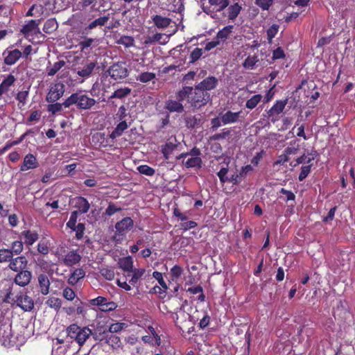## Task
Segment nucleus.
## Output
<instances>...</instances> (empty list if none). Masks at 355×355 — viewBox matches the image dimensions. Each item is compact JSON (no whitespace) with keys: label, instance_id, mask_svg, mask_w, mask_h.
Segmentation results:
<instances>
[{"label":"nucleus","instance_id":"f257e3e1","mask_svg":"<svg viewBox=\"0 0 355 355\" xmlns=\"http://www.w3.org/2000/svg\"><path fill=\"white\" fill-rule=\"evenodd\" d=\"M4 301L8 303L13 302L24 311H30L34 307L33 300L24 291H20L15 294L9 292L7 293Z\"/></svg>","mask_w":355,"mask_h":355},{"label":"nucleus","instance_id":"f03ea898","mask_svg":"<svg viewBox=\"0 0 355 355\" xmlns=\"http://www.w3.org/2000/svg\"><path fill=\"white\" fill-rule=\"evenodd\" d=\"M96 103V100L89 97L86 94L74 93L68 97L62 105L65 107H69L72 105H76L78 109L89 110Z\"/></svg>","mask_w":355,"mask_h":355},{"label":"nucleus","instance_id":"7ed1b4c3","mask_svg":"<svg viewBox=\"0 0 355 355\" xmlns=\"http://www.w3.org/2000/svg\"><path fill=\"white\" fill-rule=\"evenodd\" d=\"M67 337L76 341L82 346L92 336V330L87 327H80L76 324H72L67 328Z\"/></svg>","mask_w":355,"mask_h":355},{"label":"nucleus","instance_id":"20e7f679","mask_svg":"<svg viewBox=\"0 0 355 355\" xmlns=\"http://www.w3.org/2000/svg\"><path fill=\"white\" fill-rule=\"evenodd\" d=\"M200 152L198 148H193L190 152L182 153L177 157L178 159H182V164L187 168L201 167L202 159Z\"/></svg>","mask_w":355,"mask_h":355},{"label":"nucleus","instance_id":"39448f33","mask_svg":"<svg viewBox=\"0 0 355 355\" xmlns=\"http://www.w3.org/2000/svg\"><path fill=\"white\" fill-rule=\"evenodd\" d=\"M134 225L132 219L130 217H125L115 224L116 232L113 239L116 242H121L126 233L130 230Z\"/></svg>","mask_w":355,"mask_h":355},{"label":"nucleus","instance_id":"423d86ee","mask_svg":"<svg viewBox=\"0 0 355 355\" xmlns=\"http://www.w3.org/2000/svg\"><path fill=\"white\" fill-rule=\"evenodd\" d=\"M209 98V95L208 93L204 92L202 89L196 86L194 89L192 87L189 103L195 107H200L207 103Z\"/></svg>","mask_w":355,"mask_h":355},{"label":"nucleus","instance_id":"0eeeda50","mask_svg":"<svg viewBox=\"0 0 355 355\" xmlns=\"http://www.w3.org/2000/svg\"><path fill=\"white\" fill-rule=\"evenodd\" d=\"M11 325L8 322H0V344L5 347L12 346Z\"/></svg>","mask_w":355,"mask_h":355},{"label":"nucleus","instance_id":"6e6552de","mask_svg":"<svg viewBox=\"0 0 355 355\" xmlns=\"http://www.w3.org/2000/svg\"><path fill=\"white\" fill-rule=\"evenodd\" d=\"M65 92V85L58 82L51 85L49 92L47 93L46 101L49 103H55L59 100Z\"/></svg>","mask_w":355,"mask_h":355},{"label":"nucleus","instance_id":"1a4fd4ad","mask_svg":"<svg viewBox=\"0 0 355 355\" xmlns=\"http://www.w3.org/2000/svg\"><path fill=\"white\" fill-rule=\"evenodd\" d=\"M110 17L108 16L100 17L83 26L80 31L82 35L92 34L93 31L97 27H102L106 24Z\"/></svg>","mask_w":355,"mask_h":355},{"label":"nucleus","instance_id":"9d476101","mask_svg":"<svg viewBox=\"0 0 355 355\" xmlns=\"http://www.w3.org/2000/svg\"><path fill=\"white\" fill-rule=\"evenodd\" d=\"M109 75L114 80L124 78L128 76V69L124 63H115L107 71Z\"/></svg>","mask_w":355,"mask_h":355},{"label":"nucleus","instance_id":"9b49d317","mask_svg":"<svg viewBox=\"0 0 355 355\" xmlns=\"http://www.w3.org/2000/svg\"><path fill=\"white\" fill-rule=\"evenodd\" d=\"M59 259L68 267H72L78 263L81 260V255L77 250H70Z\"/></svg>","mask_w":355,"mask_h":355},{"label":"nucleus","instance_id":"f8f14e48","mask_svg":"<svg viewBox=\"0 0 355 355\" xmlns=\"http://www.w3.org/2000/svg\"><path fill=\"white\" fill-rule=\"evenodd\" d=\"M41 22V20H31L26 24H25L22 29L21 33L24 35V36L27 38L30 37H33L40 33L39 25Z\"/></svg>","mask_w":355,"mask_h":355},{"label":"nucleus","instance_id":"ddd939ff","mask_svg":"<svg viewBox=\"0 0 355 355\" xmlns=\"http://www.w3.org/2000/svg\"><path fill=\"white\" fill-rule=\"evenodd\" d=\"M109 334V331L105 324L100 322L94 326L92 336L95 340L104 341Z\"/></svg>","mask_w":355,"mask_h":355},{"label":"nucleus","instance_id":"4468645a","mask_svg":"<svg viewBox=\"0 0 355 355\" xmlns=\"http://www.w3.org/2000/svg\"><path fill=\"white\" fill-rule=\"evenodd\" d=\"M286 105V101H277L268 112L271 121L275 122L279 119V114L283 112Z\"/></svg>","mask_w":355,"mask_h":355},{"label":"nucleus","instance_id":"2eb2a0df","mask_svg":"<svg viewBox=\"0 0 355 355\" xmlns=\"http://www.w3.org/2000/svg\"><path fill=\"white\" fill-rule=\"evenodd\" d=\"M27 263L28 261L25 257L19 256L15 259H11L8 267L10 270L18 272L24 270Z\"/></svg>","mask_w":355,"mask_h":355},{"label":"nucleus","instance_id":"dca6fc26","mask_svg":"<svg viewBox=\"0 0 355 355\" xmlns=\"http://www.w3.org/2000/svg\"><path fill=\"white\" fill-rule=\"evenodd\" d=\"M241 114L242 111L232 112L228 110L225 113H221L223 125L232 124L239 122L240 121Z\"/></svg>","mask_w":355,"mask_h":355},{"label":"nucleus","instance_id":"f3484780","mask_svg":"<svg viewBox=\"0 0 355 355\" xmlns=\"http://www.w3.org/2000/svg\"><path fill=\"white\" fill-rule=\"evenodd\" d=\"M96 62L87 60L83 67L76 69L77 74L83 78H87L91 76L94 68L96 67Z\"/></svg>","mask_w":355,"mask_h":355},{"label":"nucleus","instance_id":"a211bd4d","mask_svg":"<svg viewBox=\"0 0 355 355\" xmlns=\"http://www.w3.org/2000/svg\"><path fill=\"white\" fill-rule=\"evenodd\" d=\"M32 278V273L29 270H22L18 272L17 275L15 277V283L17 285L24 287L27 286Z\"/></svg>","mask_w":355,"mask_h":355},{"label":"nucleus","instance_id":"6ab92c4d","mask_svg":"<svg viewBox=\"0 0 355 355\" xmlns=\"http://www.w3.org/2000/svg\"><path fill=\"white\" fill-rule=\"evenodd\" d=\"M4 62L8 65L14 64L21 56V53L18 49L6 50L3 53Z\"/></svg>","mask_w":355,"mask_h":355},{"label":"nucleus","instance_id":"aec40b11","mask_svg":"<svg viewBox=\"0 0 355 355\" xmlns=\"http://www.w3.org/2000/svg\"><path fill=\"white\" fill-rule=\"evenodd\" d=\"M218 83V80L214 76H209L200 82L197 86L204 92L214 89Z\"/></svg>","mask_w":355,"mask_h":355},{"label":"nucleus","instance_id":"412c9836","mask_svg":"<svg viewBox=\"0 0 355 355\" xmlns=\"http://www.w3.org/2000/svg\"><path fill=\"white\" fill-rule=\"evenodd\" d=\"M15 76L12 74H9L3 79L0 84V98L9 91L10 87L15 83Z\"/></svg>","mask_w":355,"mask_h":355},{"label":"nucleus","instance_id":"4be33fe9","mask_svg":"<svg viewBox=\"0 0 355 355\" xmlns=\"http://www.w3.org/2000/svg\"><path fill=\"white\" fill-rule=\"evenodd\" d=\"M37 163L35 157L32 154H28L24 159V162L20 170L22 171L33 169L37 167Z\"/></svg>","mask_w":355,"mask_h":355},{"label":"nucleus","instance_id":"5701e85b","mask_svg":"<svg viewBox=\"0 0 355 355\" xmlns=\"http://www.w3.org/2000/svg\"><path fill=\"white\" fill-rule=\"evenodd\" d=\"M19 237L24 239L26 245H31L38 239V234L34 231L25 230L21 232Z\"/></svg>","mask_w":355,"mask_h":355},{"label":"nucleus","instance_id":"b1692460","mask_svg":"<svg viewBox=\"0 0 355 355\" xmlns=\"http://www.w3.org/2000/svg\"><path fill=\"white\" fill-rule=\"evenodd\" d=\"M130 272H132V274L128 275V277H130L129 284L135 286L145 275L146 270L144 268H133Z\"/></svg>","mask_w":355,"mask_h":355},{"label":"nucleus","instance_id":"393cba45","mask_svg":"<svg viewBox=\"0 0 355 355\" xmlns=\"http://www.w3.org/2000/svg\"><path fill=\"white\" fill-rule=\"evenodd\" d=\"M118 264L124 272H130L133 269V259L130 256L119 259Z\"/></svg>","mask_w":355,"mask_h":355},{"label":"nucleus","instance_id":"a878e982","mask_svg":"<svg viewBox=\"0 0 355 355\" xmlns=\"http://www.w3.org/2000/svg\"><path fill=\"white\" fill-rule=\"evenodd\" d=\"M38 283L40 292L42 295H47L49 292L50 282L46 275L40 274L38 276Z\"/></svg>","mask_w":355,"mask_h":355},{"label":"nucleus","instance_id":"bb28decb","mask_svg":"<svg viewBox=\"0 0 355 355\" xmlns=\"http://www.w3.org/2000/svg\"><path fill=\"white\" fill-rule=\"evenodd\" d=\"M85 276V272L83 268H76L71 273L68 279V283L72 286L76 285Z\"/></svg>","mask_w":355,"mask_h":355},{"label":"nucleus","instance_id":"cd10ccee","mask_svg":"<svg viewBox=\"0 0 355 355\" xmlns=\"http://www.w3.org/2000/svg\"><path fill=\"white\" fill-rule=\"evenodd\" d=\"M234 26L229 25L220 30L216 37L220 44H223L232 33Z\"/></svg>","mask_w":355,"mask_h":355},{"label":"nucleus","instance_id":"c85d7f7f","mask_svg":"<svg viewBox=\"0 0 355 355\" xmlns=\"http://www.w3.org/2000/svg\"><path fill=\"white\" fill-rule=\"evenodd\" d=\"M152 20L158 28H164L168 27L171 22V19L166 17H163L161 15H156L152 17Z\"/></svg>","mask_w":355,"mask_h":355},{"label":"nucleus","instance_id":"c756f323","mask_svg":"<svg viewBox=\"0 0 355 355\" xmlns=\"http://www.w3.org/2000/svg\"><path fill=\"white\" fill-rule=\"evenodd\" d=\"M75 207L78 209L80 213H87L89 209V203L83 197H78L75 198Z\"/></svg>","mask_w":355,"mask_h":355},{"label":"nucleus","instance_id":"7c9ffc66","mask_svg":"<svg viewBox=\"0 0 355 355\" xmlns=\"http://www.w3.org/2000/svg\"><path fill=\"white\" fill-rule=\"evenodd\" d=\"M168 6V10L175 12H181L184 10V6L182 0H171L165 1Z\"/></svg>","mask_w":355,"mask_h":355},{"label":"nucleus","instance_id":"2f4dec72","mask_svg":"<svg viewBox=\"0 0 355 355\" xmlns=\"http://www.w3.org/2000/svg\"><path fill=\"white\" fill-rule=\"evenodd\" d=\"M316 155V152L313 151L312 153L308 155H303L302 156L298 157L295 163L291 162V165L293 166H296L300 164H309L312 160L314 159L315 156Z\"/></svg>","mask_w":355,"mask_h":355},{"label":"nucleus","instance_id":"473e14b6","mask_svg":"<svg viewBox=\"0 0 355 355\" xmlns=\"http://www.w3.org/2000/svg\"><path fill=\"white\" fill-rule=\"evenodd\" d=\"M241 10V6L238 3H235L227 8V17L230 19H235L239 15Z\"/></svg>","mask_w":355,"mask_h":355},{"label":"nucleus","instance_id":"72a5a7b5","mask_svg":"<svg viewBox=\"0 0 355 355\" xmlns=\"http://www.w3.org/2000/svg\"><path fill=\"white\" fill-rule=\"evenodd\" d=\"M66 62L64 60H59L55 62L53 65H49L46 67V72L48 76H54L61 68L65 65Z\"/></svg>","mask_w":355,"mask_h":355},{"label":"nucleus","instance_id":"f704fd0d","mask_svg":"<svg viewBox=\"0 0 355 355\" xmlns=\"http://www.w3.org/2000/svg\"><path fill=\"white\" fill-rule=\"evenodd\" d=\"M165 107L171 112H181L183 110L182 105L180 102L173 100L166 101Z\"/></svg>","mask_w":355,"mask_h":355},{"label":"nucleus","instance_id":"c9c22d12","mask_svg":"<svg viewBox=\"0 0 355 355\" xmlns=\"http://www.w3.org/2000/svg\"><path fill=\"white\" fill-rule=\"evenodd\" d=\"M128 124L126 121H123L120 122L115 129L112 132L110 137L112 139H115L122 135L123 131L128 128Z\"/></svg>","mask_w":355,"mask_h":355},{"label":"nucleus","instance_id":"e433bc0d","mask_svg":"<svg viewBox=\"0 0 355 355\" xmlns=\"http://www.w3.org/2000/svg\"><path fill=\"white\" fill-rule=\"evenodd\" d=\"M104 341L113 348H119L121 347V341L119 336L113 334H108Z\"/></svg>","mask_w":355,"mask_h":355},{"label":"nucleus","instance_id":"4c0bfd02","mask_svg":"<svg viewBox=\"0 0 355 355\" xmlns=\"http://www.w3.org/2000/svg\"><path fill=\"white\" fill-rule=\"evenodd\" d=\"M183 268L180 266H174L170 270L171 281L178 282L182 275Z\"/></svg>","mask_w":355,"mask_h":355},{"label":"nucleus","instance_id":"58836bf2","mask_svg":"<svg viewBox=\"0 0 355 355\" xmlns=\"http://www.w3.org/2000/svg\"><path fill=\"white\" fill-rule=\"evenodd\" d=\"M209 3L211 6H215L216 11L220 12L226 8L229 4V0H209Z\"/></svg>","mask_w":355,"mask_h":355},{"label":"nucleus","instance_id":"ea45409f","mask_svg":"<svg viewBox=\"0 0 355 355\" xmlns=\"http://www.w3.org/2000/svg\"><path fill=\"white\" fill-rule=\"evenodd\" d=\"M116 43L118 44H121L126 48H129L135 45V40L131 36L122 35L117 40Z\"/></svg>","mask_w":355,"mask_h":355},{"label":"nucleus","instance_id":"a19ab883","mask_svg":"<svg viewBox=\"0 0 355 355\" xmlns=\"http://www.w3.org/2000/svg\"><path fill=\"white\" fill-rule=\"evenodd\" d=\"M58 23L55 19H48L43 27V31L46 33H51L58 28Z\"/></svg>","mask_w":355,"mask_h":355},{"label":"nucleus","instance_id":"79ce46f5","mask_svg":"<svg viewBox=\"0 0 355 355\" xmlns=\"http://www.w3.org/2000/svg\"><path fill=\"white\" fill-rule=\"evenodd\" d=\"M156 77L155 73L153 72H142L141 73L137 78V80H139L143 83H147L153 80H154Z\"/></svg>","mask_w":355,"mask_h":355},{"label":"nucleus","instance_id":"37998d69","mask_svg":"<svg viewBox=\"0 0 355 355\" xmlns=\"http://www.w3.org/2000/svg\"><path fill=\"white\" fill-rule=\"evenodd\" d=\"M262 99L261 94H256L248 99L245 103V107L250 110H252L260 103Z\"/></svg>","mask_w":355,"mask_h":355},{"label":"nucleus","instance_id":"c03bdc74","mask_svg":"<svg viewBox=\"0 0 355 355\" xmlns=\"http://www.w3.org/2000/svg\"><path fill=\"white\" fill-rule=\"evenodd\" d=\"M12 254L19 255L24 250V244L21 241H15L12 243L11 248L9 249Z\"/></svg>","mask_w":355,"mask_h":355},{"label":"nucleus","instance_id":"a18cd8bd","mask_svg":"<svg viewBox=\"0 0 355 355\" xmlns=\"http://www.w3.org/2000/svg\"><path fill=\"white\" fill-rule=\"evenodd\" d=\"M83 40L79 42L80 48L82 51L90 47L94 43L97 42L96 39L87 37V35H83Z\"/></svg>","mask_w":355,"mask_h":355},{"label":"nucleus","instance_id":"49530a36","mask_svg":"<svg viewBox=\"0 0 355 355\" xmlns=\"http://www.w3.org/2000/svg\"><path fill=\"white\" fill-rule=\"evenodd\" d=\"M177 145L171 141L166 143L162 146V152L166 159H168L169 155L176 148Z\"/></svg>","mask_w":355,"mask_h":355},{"label":"nucleus","instance_id":"de8ad7c7","mask_svg":"<svg viewBox=\"0 0 355 355\" xmlns=\"http://www.w3.org/2000/svg\"><path fill=\"white\" fill-rule=\"evenodd\" d=\"M258 61L257 55H249L243 62V66L245 69H252Z\"/></svg>","mask_w":355,"mask_h":355},{"label":"nucleus","instance_id":"09e8293b","mask_svg":"<svg viewBox=\"0 0 355 355\" xmlns=\"http://www.w3.org/2000/svg\"><path fill=\"white\" fill-rule=\"evenodd\" d=\"M131 89L128 87L116 89L110 96L111 98H123L130 94Z\"/></svg>","mask_w":355,"mask_h":355},{"label":"nucleus","instance_id":"8fccbe9b","mask_svg":"<svg viewBox=\"0 0 355 355\" xmlns=\"http://www.w3.org/2000/svg\"><path fill=\"white\" fill-rule=\"evenodd\" d=\"M128 327V324L125 322H116L112 324L109 327V333H118Z\"/></svg>","mask_w":355,"mask_h":355},{"label":"nucleus","instance_id":"3c124183","mask_svg":"<svg viewBox=\"0 0 355 355\" xmlns=\"http://www.w3.org/2000/svg\"><path fill=\"white\" fill-rule=\"evenodd\" d=\"M192 87H184L182 90H180L178 94V98L180 101H184V99H187L188 102L189 101V96L191 92Z\"/></svg>","mask_w":355,"mask_h":355},{"label":"nucleus","instance_id":"603ef678","mask_svg":"<svg viewBox=\"0 0 355 355\" xmlns=\"http://www.w3.org/2000/svg\"><path fill=\"white\" fill-rule=\"evenodd\" d=\"M101 275L107 280H112L114 278V270L112 268H102L100 270Z\"/></svg>","mask_w":355,"mask_h":355},{"label":"nucleus","instance_id":"864d4df0","mask_svg":"<svg viewBox=\"0 0 355 355\" xmlns=\"http://www.w3.org/2000/svg\"><path fill=\"white\" fill-rule=\"evenodd\" d=\"M12 256L9 249H0V263L10 261Z\"/></svg>","mask_w":355,"mask_h":355},{"label":"nucleus","instance_id":"5fc2aeb1","mask_svg":"<svg viewBox=\"0 0 355 355\" xmlns=\"http://www.w3.org/2000/svg\"><path fill=\"white\" fill-rule=\"evenodd\" d=\"M153 277L157 280L159 284L163 288V293H165L166 290L168 289V286L165 281L163 279L162 274L159 272L155 271L153 272Z\"/></svg>","mask_w":355,"mask_h":355},{"label":"nucleus","instance_id":"6e6d98bb","mask_svg":"<svg viewBox=\"0 0 355 355\" xmlns=\"http://www.w3.org/2000/svg\"><path fill=\"white\" fill-rule=\"evenodd\" d=\"M137 170L140 173L148 176H153L155 173V170L148 165H141L137 167Z\"/></svg>","mask_w":355,"mask_h":355},{"label":"nucleus","instance_id":"4d7b16f0","mask_svg":"<svg viewBox=\"0 0 355 355\" xmlns=\"http://www.w3.org/2000/svg\"><path fill=\"white\" fill-rule=\"evenodd\" d=\"M46 304L55 309H58L61 306V300L57 297H50L46 301Z\"/></svg>","mask_w":355,"mask_h":355},{"label":"nucleus","instance_id":"13d9d810","mask_svg":"<svg viewBox=\"0 0 355 355\" xmlns=\"http://www.w3.org/2000/svg\"><path fill=\"white\" fill-rule=\"evenodd\" d=\"M273 0H255V3L263 10H268L272 4Z\"/></svg>","mask_w":355,"mask_h":355},{"label":"nucleus","instance_id":"bf43d9fd","mask_svg":"<svg viewBox=\"0 0 355 355\" xmlns=\"http://www.w3.org/2000/svg\"><path fill=\"white\" fill-rule=\"evenodd\" d=\"M37 250L42 254H47L49 252V244L45 241H41L37 244Z\"/></svg>","mask_w":355,"mask_h":355},{"label":"nucleus","instance_id":"052dcab7","mask_svg":"<svg viewBox=\"0 0 355 355\" xmlns=\"http://www.w3.org/2000/svg\"><path fill=\"white\" fill-rule=\"evenodd\" d=\"M311 164L306 165V166H303L302 167L301 171H300V173L299 178H298L300 181L304 180L307 177V175L309 174V173L311 171Z\"/></svg>","mask_w":355,"mask_h":355},{"label":"nucleus","instance_id":"680f3d73","mask_svg":"<svg viewBox=\"0 0 355 355\" xmlns=\"http://www.w3.org/2000/svg\"><path fill=\"white\" fill-rule=\"evenodd\" d=\"M279 30V26L273 24L267 30V35L269 41H271L273 37L277 35Z\"/></svg>","mask_w":355,"mask_h":355},{"label":"nucleus","instance_id":"e2e57ef3","mask_svg":"<svg viewBox=\"0 0 355 355\" xmlns=\"http://www.w3.org/2000/svg\"><path fill=\"white\" fill-rule=\"evenodd\" d=\"M107 301V298H105L104 297L99 296L94 299L91 300L89 302L92 305L98 306L100 308L103 305H105V303Z\"/></svg>","mask_w":355,"mask_h":355},{"label":"nucleus","instance_id":"0e129e2a","mask_svg":"<svg viewBox=\"0 0 355 355\" xmlns=\"http://www.w3.org/2000/svg\"><path fill=\"white\" fill-rule=\"evenodd\" d=\"M62 105L58 103L50 104L47 107V110L53 114L62 110Z\"/></svg>","mask_w":355,"mask_h":355},{"label":"nucleus","instance_id":"69168bd1","mask_svg":"<svg viewBox=\"0 0 355 355\" xmlns=\"http://www.w3.org/2000/svg\"><path fill=\"white\" fill-rule=\"evenodd\" d=\"M116 306H116V304L114 302H110V301L107 300L105 303V305H103L101 307L99 308V309L101 311L106 312V311H110L114 310L116 308Z\"/></svg>","mask_w":355,"mask_h":355},{"label":"nucleus","instance_id":"338daca9","mask_svg":"<svg viewBox=\"0 0 355 355\" xmlns=\"http://www.w3.org/2000/svg\"><path fill=\"white\" fill-rule=\"evenodd\" d=\"M202 55V49L196 48L191 53V62H194L198 60Z\"/></svg>","mask_w":355,"mask_h":355},{"label":"nucleus","instance_id":"774afa93","mask_svg":"<svg viewBox=\"0 0 355 355\" xmlns=\"http://www.w3.org/2000/svg\"><path fill=\"white\" fill-rule=\"evenodd\" d=\"M228 169L227 168H222L217 173L220 181L222 183H225L228 181V177L227 176Z\"/></svg>","mask_w":355,"mask_h":355}]
</instances>
